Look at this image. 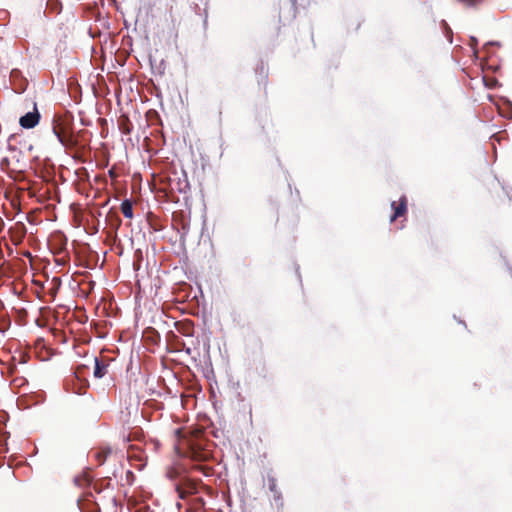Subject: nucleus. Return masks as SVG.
<instances>
[{
  "label": "nucleus",
  "instance_id": "nucleus-1",
  "mask_svg": "<svg viewBox=\"0 0 512 512\" xmlns=\"http://www.w3.org/2000/svg\"><path fill=\"white\" fill-rule=\"evenodd\" d=\"M39 121V115L37 112H29L20 118V125L23 128H33Z\"/></svg>",
  "mask_w": 512,
  "mask_h": 512
},
{
  "label": "nucleus",
  "instance_id": "nucleus-2",
  "mask_svg": "<svg viewBox=\"0 0 512 512\" xmlns=\"http://www.w3.org/2000/svg\"><path fill=\"white\" fill-rule=\"evenodd\" d=\"M121 211L124 214L126 218H132L133 212H132V205L129 201H124L121 204Z\"/></svg>",
  "mask_w": 512,
  "mask_h": 512
},
{
  "label": "nucleus",
  "instance_id": "nucleus-3",
  "mask_svg": "<svg viewBox=\"0 0 512 512\" xmlns=\"http://www.w3.org/2000/svg\"><path fill=\"white\" fill-rule=\"evenodd\" d=\"M406 210V202H405V199H402L400 205L398 207L395 208V212H394V215L392 217V221L398 217V216H401Z\"/></svg>",
  "mask_w": 512,
  "mask_h": 512
},
{
  "label": "nucleus",
  "instance_id": "nucleus-4",
  "mask_svg": "<svg viewBox=\"0 0 512 512\" xmlns=\"http://www.w3.org/2000/svg\"><path fill=\"white\" fill-rule=\"evenodd\" d=\"M94 374L96 377H102L105 374L103 368L99 366L98 362L96 363Z\"/></svg>",
  "mask_w": 512,
  "mask_h": 512
},
{
  "label": "nucleus",
  "instance_id": "nucleus-5",
  "mask_svg": "<svg viewBox=\"0 0 512 512\" xmlns=\"http://www.w3.org/2000/svg\"><path fill=\"white\" fill-rule=\"evenodd\" d=\"M465 6H474L480 2V0H458Z\"/></svg>",
  "mask_w": 512,
  "mask_h": 512
},
{
  "label": "nucleus",
  "instance_id": "nucleus-6",
  "mask_svg": "<svg viewBox=\"0 0 512 512\" xmlns=\"http://www.w3.org/2000/svg\"><path fill=\"white\" fill-rule=\"evenodd\" d=\"M54 133L56 134L57 138H58L61 142H63L62 138L60 137V135L58 134V132H57L56 130H54Z\"/></svg>",
  "mask_w": 512,
  "mask_h": 512
}]
</instances>
